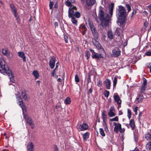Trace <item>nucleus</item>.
Returning <instances> with one entry per match:
<instances>
[{"mask_svg":"<svg viewBox=\"0 0 151 151\" xmlns=\"http://www.w3.org/2000/svg\"><path fill=\"white\" fill-rule=\"evenodd\" d=\"M96 39L95 38L92 39V42L93 44L96 46L98 50H100L101 51L104 52V49L101 47L99 42L96 40Z\"/></svg>","mask_w":151,"mask_h":151,"instance_id":"obj_7","label":"nucleus"},{"mask_svg":"<svg viewBox=\"0 0 151 151\" xmlns=\"http://www.w3.org/2000/svg\"><path fill=\"white\" fill-rule=\"evenodd\" d=\"M109 94V91L105 90L104 91V95L105 97H108Z\"/></svg>","mask_w":151,"mask_h":151,"instance_id":"obj_41","label":"nucleus"},{"mask_svg":"<svg viewBox=\"0 0 151 151\" xmlns=\"http://www.w3.org/2000/svg\"><path fill=\"white\" fill-rule=\"evenodd\" d=\"M10 6L11 9V10L12 13L16 18V19L17 20V22H19V19L18 15L17 12V10L15 7L14 6V5L12 4H10Z\"/></svg>","mask_w":151,"mask_h":151,"instance_id":"obj_8","label":"nucleus"},{"mask_svg":"<svg viewBox=\"0 0 151 151\" xmlns=\"http://www.w3.org/2000/svg\"><path fill=\"white\" fill-rule=\"evenodd\" d=\"M55 73L56 71L55 70H54L51 73V75L53 77H54L55 78H57L58 77V76L55 74Z\"/></svg>","mask_w":151,"mask_h":151,"instance_id":"obj_37","label":"nucleus"},{"mask_svg":"<svg viewBox=\"0 0 151 151\" xmlns=\"http://www.w3.org/2000/svg\"><path fill=\"white\" fill-rule=\"evenodd\" d=\"M16 97H17V101H18V102L20 103L19 104V105L21 107L23 111L24 110H25L26 106L25 105L23 104L22 98L19 96L18 95H17L16 96Z\"/></svg>","mask_w":151,"mask_h":151,"instance_id":"obj_10","label":"nucleus"},{"mask_svg":"<svg viewBox=\"0 0 151 151\" xmlns=\"http://www.w3.org/2000/svg\"><path fill=\"white\" fill-rule=\"evenodd\" d=\"M2 52L7 57L11 58L13 56L12 54L6 48H4L2 50Z\"/></svg>","mask_w":151,"mask_h":151,"instance_id":"obj_11","label":"nucleus"},{"mask_svg":"<svg viewBox=\"0 0 151 151\" xmlns=\"http://www.w3.org/2000/svg\"><path fill=\"white\" fill-rule=\"evenodd\" d=\"M80 14L79 12H76L74 14V16H75L77 18H78L80 17Z\"/></svg>","mask_w":151,"mask_h":151,"instance_id":"obj_45","label":"nucleus"},{"mask_svg":"<svg viewBox=\"0 0 151 151\" xmlns=\"http://www.w3.org/2000/svg\"><path fill=\"white\" fill-rule=\"evenodd\" d=\"M113 124L114 126V131L116 133H117L119 131L121 133L125 131L124 129L122 128V125L120 124L114 122Z\"/></svg>","mask_w":151,"mask_h":151,"instance_id":"obj_4","label":"nucleus"},{"mask_svg":"<svg viewBox=\"0 0 151 151\" xmlns=\"http://www.w3.org/2000/svg\"><path fill=\"white\" fill-rule=\"evenodd\" d=\"M113 98L114 101L117 103V104L118 105V107H121L122 101L120 99L117 93H114V94Z\"/></svg>","mask_w":151,"mask_h":151,"instance_id":"obj_9","label":"nucleus"},{"mask_svg":"<svg viewBox=\"0 0 151 151\" xmlns=\"http://www.w3.org/2000/svg\"><path fill=\"white\" fill-rule=\"evenodd\" d=\"M74 10H76V6H74L73 7H70L69 8L68 16L69 18H70V17H74V14L75 13Z\"/></svg>","mask_w":151,"mask_h":151,"instance_id":"obj_12","label":"nucleus"},{"mask_svg":"<svg viewBox=\"0 0 151 151\" xmlns=\"http://www.w3.org/2000/svg\"><path fill=\"white\" fill-rule=\"evenodd\" d=\"M55 63V58L53 57L51 58L50 61L49 65L51 69H53L54 68Z\"/></svg>","mask_w":151,"mask_h":151,"instance_id":"obj_17","label":"nucleus"},{"mask_svg":"<svg viewBox=\"0 0 151 151\" xmlns=\"http://www.w3.org/2000/svg\"><path fill=\"white\" fill-rule=\"evenodd\" d=\"M22 96L23 98L26 100H28L30 99V97L28 95H27L23 91L22 92Z\"/></svg>","mask_w":151,"mask_h":151,"instance_id":"obj_24","label":"nucleus"},{"mask_svg":"<svg viewBox=\"0 0 151 151\" xmlns=\"http://www.w3.org/2000/svg\"><path fill=\"white\" fill-rule=\"evenodd\" d=\"M115 111L114 106H111L109 109L108 114L110 117H112L116 115V114L114 113Z\"/></svg>","mask_w":151,"mask_h":151,"instance_id":"obj_13","label":"nucleus"},{"mask_svg":"<svg viewBox=\"0 0 151 151\" xmlns=\"http://www.w3.org/2000/svg\"><path fill=\"white\" fill-rule=\"evenodd\" d=\"M121 51L117 47L115 48L112 51V55L115 57H117L119 55Z\"/></svg>","mask_w":151,"mask_h":151,"instance_id":"obj_14","label":"nucleus"},{"mask_svg":"<svg viewBox=\"0 0 151 151\" xmlns=\"http://www.w3.org/2000/svg\"><path fill=\"white\" fill-rule=\"evenodd\" d=\"M106 111H104L102 113V117L103 121L106 123V121L107 120V117L106 115Z\"/></svg>","mask_w":151,"mask_h":151,"instance_id":"obj_23","label":"nucleus"},{"mask_svg":"<svg viewBox=\"0 0 151 151\" xmlns=\"http://www.w3.org/2000/svg\"><path fill=\"white\" fill-rule=\"evenodd\" d=\"M9 76H10V80L12 81V82H14V79L13 78V76L12 75L11 72V73L9 74L8 73H6Z\"/></svg>","mask_w":151,"mask_h":151,"instance_id":"obj_32","label":"nucleus"},{"mask_svg":"<svg viewBox=\"0 0 151 151\" xmlns=\"http://www.w3.org/2000/svg\"><path fill=\"white\" fill-rule=\"evenodd\" d=\"M132 151H139V149L137 148H135L134 150H132Z\"/></svg>","mask_w":151,"mask_h":151,"instance_id":"obj_58","label":"nucleus"},{"mask_svg":"<svg viewBox=\"0 0 151 151\" xmlns=\"http://www.w3.org/2000/svg\"><path fill=\"white\" fill-rule=\"evenodd\" d=\"M145 55L147 56L151 55V51H148L145 53Z\"/></svg>","mask_w":151,"mask_h":151,"instance_id":"obj_51","label":"nucleus"},{"mask_svg":"<svg viewBox=\"0 0 151 151\" xmlns=\"http://www.w3.org/2000/svg\"><path fill=\"white\" fill-rule=\"evenodd\" d=\"M108 36L110 39H112L114 38V35L111 30L109 31L108 32Z\"/></svg>","mask_w":151,"mask_h":151,"instance_id":"obj_30","label":"nucleus"},{"mask_svg":"<svg viewBox=\"0 0 151 151\" xmlns=\"http://www.w3.org/2000/svg\"><path fill=\"white\" fill-rule=\"evenodd\" d=\"M99 17L101 21V24L102 28L106 29L109 28V25L110 23V17L107 13H105L104 11L100 9L99 12Z\"/></svg>","mask_w":151,"mask_h":151,"instance_id":"obj_1","label":"nucleus"},{"mask_svg":"<svg viewBox=\"0 0 151 151\" xmlns=\"http://www.w3.org/2000/svg\"><path fill=\"white\" fill-rule=\"evenodd\" d=\"M111 82L110 80L106 79L104 82V85L106 86L107 89H109L110 88Z\"/></svg>","mask_w":151,"mask_h":151,"instance_id":"obj_15","label":"nucleus"},{"mask_svg":"<svg viewBox=\"0 0 151 151\" xmlns=\"http://www.w3.org/2000/svg\"><path fill=\"white\" fill-rule=\"evenodd\" d=\"M147 80L146 79H145L143 80V83L142 84V86H146L147 85Z\"/></svg>","mask_w":151,"mask_h":151,"instance_id":"obj_48","label":"nucleus"},{"mask_svg":"<svg viewBox=\"0 0 151 151\" xmlns=\"http://www.w3.org/2000/svg\"><path fill=\"white\" fill-rule=\"evenodd\" d=\"M138 109V107L137 106H136L134 109V111L135 112V114L137 115V111Z\"/></svg>","mask_w":151,"mask_h":151,"instance_id":"obj_52","label":"nucleus"},{"mask_svg":"<svg viewBox=\"0 0 151 151\" xmlns=\"http://www.w3.org/2000/svg\"><path fill=\"white\" fill-rule=\"evenodd\" d=\"M145 137L147 140H150L151 139V132L147 133L145 135Z\"/></svg>","mask_w":151,"mask_h":151,"instance_id":"obj_28","label":"nucleus"},{"mask_svg":"<svg viewBox=\"0 0 151 151\" xmlns=\"http://www.w3.org/2000/svg\"><path fill=\"white\" fill-rule=\"evenodd\" d=\"M146 147L147 150H151V141L146 145Z\"/></svg>","mask_w":151,"mask_h":151,"instance_id":"obj_35","label":"nucleus"},{"mask_svg":"<svg viewBox=\"0 0 151 151\" xmlns=\"http://www.w3.org/2000/svg\"><path fill=\"white\" fill-rule=\"evenodd\" d=\"M54 25L55 26V27H58V23L57 22H55L54 23Z\"/></svg>","mask_w":151,"mask_h":151,"instance_id":"obj_53","label":"nucleus"},{"mask_svg":"<svg viewBox=\"0 0 151 151\" xmlns=\"http://www.w3.org/2000/svg\"><path fill=\"white\" fill-rule=\"evenodd\" d=\"M89 133L88 132H86L83 135V137L84 141H86L89 138Z\"/></svg>","mask_w":151,"mask_h":151,"instance_id":"obj_27","label":"nucleus"},{"mask_svg":"<svg viewBox=\"0 0 151 151\" xmlns=\"http://www.w3.org/2000/svg\"><path fill=\"white\" fill-rule=\"evenodd\" d=\"M65 103L66 104H69L71 102L70 99L69 98L67 97L65 100Z\"/></svg>","mask_w":151,"mask_h":151,"instance_id":"obj_36","label":"nucleus"},{"mask_svg":"<svg viewBox=\"0 0 151 151\" xmlns=\"http://www.w3.org/2000/svg\"><path fill=\"white\" fill-rule=\"evenodd\" d=\"M117 76H115L113 81V87L114 88L116 86L117 81Z\"/></svg>","mask_w":151,"mask_h":151,"instance_id":"obj_33","label":"nucleus"},{"mask_svg":"<svg viewBox=\"0 0 151 151\" xmlns=\"http://www.w3.org/2000/svg\"><path fill=\"white\" fill-rule=\"evenodd\" d=\"M60 108V106H56V108L57 109H58Z\"/></svg>","mask_w":151,"mask_h":151,"instance_id":"obj_63","label":"nucleus"},{"mask_svg":"<svg viewBox=\"0 0 151 151\" xmlns=\"http://www.w3.org/2000/svg\"><path fill=\"white\" fill-rule=\"evenodd\" d=\"M87 52V57H88V58H89V57L90 56V53L88 52Z\"/></svg>","mask_w":151,"mask_h":151,"instance_id":"obj_57","label":"nucleus"},{"mask_svg":"<svg viewBox=\"0 0 151 151\" xmlns=\"http://www.w3.org/2000/svg\"><path fill=\"white\" fill-rule=\"evenodd\" d=\"M67 38H68V37L67 36H64V38L65 39V42H66V43L68 42V40H67Z\"/></svg>","mask_w":151,"mask_h":151,"instance_id":"obj_54","label":"nucleus"},{"mask_svg":"<svg viewBox=\"0 0 151 151\" xmlns=\"http://www.w3.org/2000/svg\"><path fill=\"white\" fill-rule=\"evenodd\" d=\"M146 89V86H142L140 90V92L141 93H143L145 91Z\"/></svg>","mask_w":151,"mask_h":151,"instance_id":"obj_43","label":"nucleus"},{"mask_svg":"<svg viewBox=\"0 0 151 151\" xmlns=\"http://www.w3.org/2000/svg\"><path fill=\"white\" fill-rule=\"evenodd\" d=\"M101 57V55L100 54H98L95 52L93 55H92V57L93 58H98Z\"/></svg>","mask_w":151,"mask_h":151,"instance_id":"obj_29","label":"nucleus"},{"mask_svg":"<svg viewBox=\"0 0 151 151\" xmlns=\"http://www.w3.org/2000/svg\"><path fill=\"white\" fill-rule=\"evenodd\" d=\"M110 121L111 122L116 121L117 122L119 120L118 117L117 116H116L114 118H113L110 119Z\"/></svg>","mask_w":151,"mask_h":151,"instance_id":"obj_38","label":"nucleus"},{"mask_svg":"<svg viewBox=\"0 0 151 151\" xmlns=\"http://www.w3.org/2000/svg\"><path fill=\"white\" fill-rule=\"evenodd\" d=\"M122 30L119 29V28H117L116 31V33L118 36H120L121 34Z\"/></svg>","mask_w":151,"mask_h":151,"instance_id":"obj_39","label":"nucleus"},{"mask_svg":"<svg viewBox=\"0 0 151 151\" xmlns=\"http://www.w3.org/2000/svg\"><path fill=\"white\" fill-rule=\"evenodd\" d=\"M53 4H54V3L53 2H52L51 1H50V3L49 4V7H50V9H52Z\"/></svg>","mask_w":151,"mask_h":151,"instance_id":"obj_49","label":"nucleus"},{"mask_svg":"<svg viewBox=\"0 0 151 151\" xmlns=\"http://www.w3.org/2000/svg\"><path fill=\"white\" fill-rule=\"evenodd\" d=\"M40 81H37V84L39 86H40Z\"/></svg>","mask_w":151,"mask_h":151,"instance_id":"obj_61","label":"nucleus"},{"mask_svg":"<svg viewBox=\"0 0 151 151\" xmlns=\"http://www.w3.org/2000/svg\"><path fill=\"white\" fill-rule=\"evenodd\" d=\"M90 51L92 52V55H93V54H94L95 52L93 50L91 49H90Z\"/></svg>","mask_w":151,"mask_h":151,"instance_id":"obj_55","label":"nucleus"},{"mask_svg":"<svg viewBox=\"0 0 151 151\" xmlns=\"http://www.w3.org/2000/svg\"><path fill=\"white\" fill-rule=\"evenodd\" d=\"M23 112L24 115V118L25 119L26 122L29 125L32 126L31 128H33L34 127V123L31 118L25 115L24 112V111H23Z\"/></svg>","mask_w":151,"mask_h":151,"instance_id":"obj_6","label":"nucleus"},{"mask_svg":"<svg viewBox=\"0 0 151 151\" xmlns=\"http://www.w3.org/2000/svg\"><path fill=\"white\" fill-rule=\"evenodd\" d=\"M0 72L2 73H11V71L5 68V62L4 59L0 57Z\"/></svg>","mask_w":151,"mask_h":151,"instance_id":"obj_3","label":"nucleus"},{"mask_svg":"<svg viewBox=\"0 0 151 151\" xmlns=\"http://www.w3.org/2000/svg\"><path fill=\"white\" fill-rule=\"evenodd\" d=\"M144 25L145 27H147V22H145L144 23Z\"/></svg>","mask_w":151,"mask_h":151,"instance_id":"obj_60","label":"nucleus"},{"mask_svg":"<svg viewBox=\"0 0 151 151\" xmlns=\"http://www.w3.org/2000/svg\"><path fill=\"white\" fill-rule=\"evenodd\" d=\"M32 74L36 78H37L39 77V74L37 71H34L32 73Z\"/></svg>","mask_w":151,"mask_h":151,"instance_id":"obj_34","label":"nucleus"},{"mask_svg":"<svg viewBox=\"0 0 151 151\" xmlns=\"http://www.w3.org/2000/svg\"><path fill=\"white\" fill-rule=\"evenodd\" d=\"M99 132L101 135H102L103 137L105 136V134L104 133V130L102 128H100L99 129Z\"/></svg>","mask_w":151,"mask_h":151,"instance_id":"obj_40","label":"nucleus"},{"mask_svg":"<svg viewBox=\"0 0 151 151\" xmlns=\"http://www.w3.org/2000/svg\"><path fill=\"white\" fill-rule=\"evenodd\" d=\"M19 56L23 59V60L25 62L26 61V56L24 52L22 51H19L18 53Z\"/></svg>","mask_w":151,"mask_h":151,"instance_id":"obj_16","label":"nucleus"},{"mask_svg":"<svg viewBox=\"0 0 151 151\" xmlns=\"http://www.w3.org/2000/svg\"><path fill=\"white\" fill-rule=\"evenodd\" d=\"M117 15H118V22L120 23L119 25L123 24L126 19V11L124 7L120 6L118 9Z\"/></svg>","mask_w":151,"mask_h":151,"instance_id":"obj_2","label":"nucleus"},{"mask_svg":"<svg viewBox=\"0 0 151 151\" xmlns=\"http://www.w3.org/2000/svg\"><path fill=\"white\" fill-rule=\"evenodd\" d=\"M88 24L94 37L96 39H98V34L93 23L89 22Z\"/></svg>","mask_w":151,"mask_h":151,"instance_id":"obj_5","label":"nucleus"},{"mask_svg":"<svg viewBox=\"0 0 151 151\" xmlns=\"http://www.w3.org/2000/svg\"><path fill=\"white\" fill-rule=\"evenodd\" d=\"M86 4L88 6L93 5L96 2L95 0H86Z\"/></svg>","mask_w":151,"mask_h":151,"instance_id":"obj_21","label":"nucleus"},{"mask_svg":"<svg viewBox=\"0 0 151 151\" xmlns=\"http://www.w3.org/2000/svg\"><path fill=\"white\" fill-rule=\"evenodd\" d=\"M75 81L76 82H78L79 81V78L78 75H75Z\"/></svg>","mask_w":151,"mask_h":151,"instance_id":"obj_44","label":"nucleus"},{"mask_svg":"<svg viewBox=\"0 0 151 151\" xmlns=\"http://www.w3.org/2000/svg\"><path fill=\"white\" fill-rule=\"evenodd\" d=\"M75 2V0H67L65 2V4L68 6H72L71 3H73Z\"/></svg>","mask_w":151,"mask_h":151,"instance_id":"obj_25","label":"nucleus"},{"mask_svg":"<svg viewBox=\"0 0 151 151\" xmlns=\"http://www.w3.org/2000/svg\"><path fill=\"white\" fill-rule=\"evenodd\" d=\"M88 128V126L86 124H83L82 125L79 126V129L81 130H84Z\"/></svg>","mask_w":151,"mask_h":151,"instance_id":"obj_18","label":"nucleus"},{"mask_svg":"<svg viewBox=\"0 0 151 151\" xmlns=\"http://www.w3.org/2000/svg\"><path fill=\"white\" fill-rule=\"evenodd\" d=\"M127 116L129 119L131 118V110L129 109H127Z\"/></svg>","mask_w":151,"mask_h":151,"instance_id":"obj_42","label":"nucleus"},{"mask_svg":"<svg viewBox=\"0 0 151 151\" xmlns=\"http://www.w3.org/2000/svg\"><path fill=\"white\" fill-rule=\"evenodd\" d=\"M143 98L144 97L142 94L139 95V97L136 98V100L135 101L136 103L137 104L141 102L142 101Z\"/></svg>","mask_w":151,"mask_h":151,"instance_id":"obj_20","label":"nucleus"},{"mask_svg":"<svg viewBox=\"0 0 151 151\" xmlns=\"http://www.w3.org/2000/svg\"><path fill=\"white\" fill-rule=\"evenodd\" d=\"M57 81H58V82H62V79L59 78H58V79H57Z\"/></svg>","mask_w":151,"mask_h":151,"instance_id":"obj_59","label":"nucleus"},{"mask_svg":"<svg viewBox=\"0 0 151 151\" xmlns=\"http://www.w3.org/2000/svg\"><path fill=\"white\" fill-rule=\"evenodd\" d=\"M148 68H149L150 69V73H151V67L150 66V67L149 66V65H148Z\"/></svg>","mask_w":151,"mask_h":151,"instance_id":"obj_64","label":"nucleus"},{"mask_svg":"<svg viewBox=\"0 0 151 151\" xmlns=\"http://www.w3.org/2000/svg\"><path fill=\"white\" fill-rule=\"evenodd\" d=\"M54 151H59L58 148L56 145H54Z\"/></svg>","mask_w":151,"mask_h":151,"instance_id":"obj_50","label":"nucleus"},{"mask_svg":"<svg viewBox=\"0 0 151 151\" xmlns=\"http://www.w3.org/2000/svg\"><path fill=\"white\" fill-rule=\"evenodd\" d=\"M126 7L127 9L128 10V12H129L131 9L130 6H129V5L128 4H127L126 5Z\"/></svg>","mask_w":151,"mask_h":151,"instance_id":"obj_46","label":"nucleus"},{"mask_svg":"<svg viewBox=\"0 0 151 151\" xmlns=\"http://www.w3.org/2000/svg\"><path fill=\"white\" fill-rule=\"evenodd\" d=\"M129 125L131 127L132 130H133L135 127V124L134 120L133 119L130 120Z\"/></svg>","mask_w":151,"mask_h":151,"instance_id":"obj_26","label":"nucleus"},{"mask_svg":"<svg viewBox=\"0 0 151 151\" xmlns=\"http://www.w3.org/2000/svg\"><path fill=\"white\" fill-rule=\"evenodd\" d=\"M70 18H71V21L72 23L75 25L77 26V20L75 19V18L74 17H70Z\"/></svg>","mask_w":151,"mask_h":151,"instance_id":"obj_31","label":"nucleus"},{"mask_svg":"<svg viewBox=\"0 0 151 151\" xmlns=\"http://www.w3.org/2000/svg\"><path fill=\"white\" fill-rule=\"evenodd\" d=\"M97 86L99 87H101L102 86V83L101 81H99L97 83Z\"/></svg>","mask_w":151,"mask_h":151,"instance_id":"obj_47","label":"nucleus"},{"mask_svg":"<svg viewBox=\"0 0 151 151\" xmlns=\"http://www.w3.org/2000/svg\"><path fill=\"white\" fill-rule=\"evenodd\" d=\"M33 144L32 143H29L27 146V149L28 151H33Z\"/></svg>","mask_w":151,"mask_h":151,"instance_id":"obj_22","label":"nucleus"},{"mask_svg":"<svg viewBox=\"0 0 151 151\" xmlns=\"http://www.w3.org/2000/svg\"><path fill=\"white\" fill-rule=\"evenodd\" d=\"M123 114V113L121 111H120L119 112V115H122Z\"/></svg>","mask_w":151,"mask_h":151,"instance_id":"obj_56","label":"nucleus"},{"mask_svg":"<svg viewBox=\"0 0 151 151\" xmlns=\"http://www.w3.org/2000/svg\"><path fill=\"white\" fill-rule=\"evenodd\" d=\"M89 91L90 93H91L92 92V89L91 88H90L89 90Z\"/></svg>","mask_w":151,"mask_h":151,"instance_id":"obj_62","label":"nucleus"},{"mask_svg":"<svg viewBox=\"0 0 151 151\" xmlns=\"http://www.w3.org/2000/svg\"><path fill=\"white\" fill-rule=\"evenodd\" d=\"M114 4L113 3H111L110 4L109 6V12L110 16H111L110 18H111L113 14V9L114 7Z\"/></svg>","mask_w":151,"mask_h":151,"instance_id":"obj_19","label":"nucleus"}]
</instances>
